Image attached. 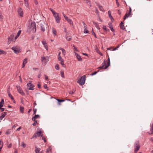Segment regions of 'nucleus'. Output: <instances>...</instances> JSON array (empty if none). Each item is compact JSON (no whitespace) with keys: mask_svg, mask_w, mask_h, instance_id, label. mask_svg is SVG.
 Returning a JSON list of instances; mask_svg holds the SVG:
<instances>
[{"mask_svg":"<svg viewBox=\"0 0 153 153\" xmlns=\"http://www.w3.org/2000/svg\"><path fill=\"white\" fill-rule=\"evenodd\" d=\"M85 76L83 75L81 77L80 79H79L77 81V82L80 85H82L85 84Z\"/></svg>","mask_w":153,"mask_h":153,"instance_id":"nucleus-1","label":"nucleus"},{"mask_svg":"<svg viewBox=\"0 0 153 153\" xmlns=\"http://www.w3.org/2000/svg\"><path fill=\"white\" fill-rule=\"evenodd\" d=\"M30 28L31 30L33 33H34L36 31V23L34 22H31Z\"/></svg>","mask_w":153,"mask_h":153,"instance_id":"nucleus-2","label":"nucleus"},{"mask_svg":"<svg viewBox=\"0 0 153 153\" xmlns=\"http://www.w3.org/2000/svg\"><path fill=\"white\" fill-rule=\"evenodd\" d=\"M140 147V145L139 144L138 142H136L134 144V152L137 153L139 150Z\"/></svg>","mask_w":153,"mask_h":153,"instance_id":"nucleus-3","label":"nucleus"},{"mask_svg":"<svg viewBox=\"0 0 153 153\" xmlns=\"http://www.w3.org/2000/svg\"><path fill=\"white\" fill-rule=\"evenodd\" d=\"M53 15L55 18L56 22L58 23H59L61 18L59 17V13L56 12Z\"/></svg>","mask_w":153,"mask_h":153,"instance_id":"nucleus-4","label":"nucleus"},{"mask_svg":"<svg viewBox=\"0 0 153 153\" xmlns=\"http://www.w3.org/2000/svg\"><path fill=\"white\" fill-rule=\"evenodd\" d=\"M27 86L28 87V90H33L34 89L33 88L34 87V86L33 84H31V82H29L27 84Z\"/></svg>","mask_w":153,"mask_h":153,"instance_id":"nucleus-5","label":"nucleus"},{"mask_svg":"<svg viewBox=\"0 0 153 153\" xmlns=\"http://www.w3.org/2000/svg\"><path fill=\"white\" fill-rule=\"evenodd\" d=\"M16 87L17 89V91L20 94H21L22 95H25V94L23 92L22 88L20 87V86H16Z\"/></svg>","mask_w":153,"mask_h":153,"instance_id":"nucleus-6","label":"nucleus"},{"mask_svg":"<svg viewBox=\"0 0 153 153\" xmlns=\"http://www.w3.org/2000/svg\"><path fill=\"white\" fill-rule=\"evenodd\" d=\"M12 49L14 51V52L16 54H18L21 52V50L16 47H12Z\"/></svg>","mask_w":153,"mask_h":153,"instance_id":"nucleus-7","label":"nucleus"},{"mask_svg":"<svg viewBox=\"0 0 153 153\" xmlns=\"http://www.w3.org/2000/svg\"><path fill=\"white\" fill-rule=\"evenodd\" d=\"M18 12L19 15L21 17H23V10L22 8L19 7L18 9Z\"/></svg>","mask_w":153,"mask_h":153,"instance_id":"nucleus-8","label":"nucleus"},{"mask_svg":"<svg viewBox=\"0 0 153 153\" xmlns=\"http://www.w3.org/2000/svg\"><path fill=\"white\" fill-rule=\"evenodd\" d=\"M129 13L127 14V13H126L123 19L124 20H125L131 14V9L130 7H129Z\"/></svg>","mask_w":153,"mask_h":153,"instance_id":"nucleus-9","label":"nucleus"},{"mask_svg":"<svg viewBox=\"0 0 153 153\" xmlns=\"http://www.w3.org/2000/svg\"><path fill=\"white\" fill-rule=\"evenodd\" d=\"M41 29L42 31L44 32L45 31V28L44 27V26L45 25V23L43 22L42 23H41Z\"/></svg>","mask_w":153,"mask_h":153,"instance_id":"nucleus-10","label":"nucleus"},{"mask_svg":"<svg viewBox=\"0 0 153 153\" xmlns=\"http://www.w3.org/2000/svg\"><path fill=\"white\" fill-rule=\"evenodd\" d=\"M75 55L76 56V57L78 61H82V59L81 56L78 53H75Z\"/></svg>","mask_w":153,"mask_h":153,"instance_id":"nucleus-11","label":"nucleus"},{"mask_svg":"<svg viewBox=\"0 0 153 153\" xmlns=\"http://www.w3.org/2000/svg\"><path fill=\"white\" fill-rule=\"evenodd\" d=\"M106 65V62H105V61L104 60V62L102 63V66L99 67L98 68L100 69H105L104 68Z\"/></svg>","mask_w":153,"mask_h":153,"instance_id":"nucleus-12","label":"nucleus"},{"mask_svg":"<svg viewBox=\"0 0 153 153\" xmlns=\"http://www.w3.org/2000/svg\"><path fill=\"white\" fill-rule=\"evenodd\" d=\"M7 113L6 112H4L1 114V115L0 116V120H1L6 115Z\"/></svg>","mask_w":153,"mask_h":153,"instance_id":"nucleus-13","label":"nucleus"},{"mask_svg":"<svg viewBox=\"0 0 153 153\" xmlns=\"http://www.w3.org/2000/svg\"><path fill=\"white\" fill-rule=\"evenodd\" d=\"M14 36V34L11 35L8 38V40L12 41H15L16 39H15V38L14 39H13Z\"/></svg>","mask_w":153,"mask_h":153,"instance_id":"nucleus-14","label":"nucleus"},{"mask_svg":"<svg viewBox=\"0 0 153 153\" xmlns=\"http://www.w3.org/2000/svg\"><path fill=\"white\" fill-rule=\"evenodd\" d=\"M120 28L123 30H125L126 28L124 26L123 23L122 22L120 24Z\"/></svg>","mask_w":153,"mask_h":153,"instance_id":"nucleus-15","label":"nucleus"},{"mask_svg":"<svg viewBox=\"0 0 153 153\" xmlns=\"http://www.w3.org/2000/svg\"><path fill=\"white\" fill-rule=\"evenodd\" d=\"M42 43L43 45L45 47L46 49L47 50H48V47L47 45V43L46 41L44 39L42 41Z\"/></svg>","mask_w":153,"mask_h":153,"instance_id":"nucleus-16","label":"nucleus"},{"mask_svg":"<svg viewBox=\"0 0 153 153\" xmlns=\"http://www.w3.org/2000/svg\"><path fill=\"white\" fill-rule=\"evenodd\" d=\"M71 25H73V22H72L71 20L68 19V17H66L65 19Z\"/></svg>","mask_w":153,"mask_h":153,"instance_id":"nucleus-17","label":"nucleus"},{"mask_svg":"<svg viewBox=\"0 0 153 153\" xmlns=\"http://www.w3.org/2000/svg\"><path fill=\"white\" fill-rule=\"evenodd\" d=\"M40 118V116L39 115H35L34 117H33L32 118V120L33 121H35L36 119Z\"/></svg>","mask_w":153,"mask_h":153,"instance_id":"nucleus-18","label":"nucleus"},{"mask_svg":"<svg viewBox=\"0 0 153 153\" xmlns=\"http://www.w3.org/2000/svg\"><path fill=\"white\" fill-rule=\"evenodd\" d=\"M108 16H109V17L110 18L111 20V21H112V22H113V21L114 20V19H113V17H112V16L111 15L110 11L109 10L108 11Z\"/></svg>","mask_w":153,"mask_h":153,"instance_id":"nucleus-19","label":"nucleus"},{"mask_svg":"<svg viewBox=\"0 0 153 153\" xmlns=\"http://www.w3.org/2000/svg\"><path fill=\"white\" fill-rule=\"evenodd\" d=\"M4 104V102L3 99H1V101L0 102V108L2 107Z\"/></svg>","mask_w":153,"mask_h":153,"instance_id":"nucleus-20","label":"nucleus"},{"mask_svg":"<svg viewBox=\"0 0 153 153\" xmlns=\"http://www.w3.org/2000/svg\"><path fill=\"white\" fill-rule=\"evenodd\" d=\"M48 61V59H46V58L45 57H43L42 58V63L44 62V63L45 64Z\"/></svg>","mask_w":153,"mask_h":153,"instance_id":"nucleus-21","label":"nucleus"},{"mask_svg":"<svg viewBox=\"0 0 153 153\" xmlns=\"http://www.w3.org/2000/svg\"><path fill=\"white\" fill-rule=\"evenodd\" d=\"M108 62H107L106 65L105 66L104 68L105 69L107 68L110 65V60L109 57L108 59Z\"/></svg>","mask_w":153,"mask_h":153,"instance_id":"nucleus-22","label":"nucleus"},{"mask_svg":"<svg viewBox=\"0 0 153 153\" xmlns=\"http://www.w3.org/2000/svg\"><path fill=\"white\" fill-rule=\"evenodd\" d=\"M108 25L109 27L110 28L111 31H112V32H114V30L112 24L111 23H109Z\"/></svg>","mask_w":153,"mask_h":153,"instance_id":"nucleus-23","label":"nucleus"},{"mask_svg":"<svg viewBox=\"0 0 153 153\" xmlns=\"http://www.w3.org/2000/svg\"><path fill=\"white\" fill-rule=\"evenodd\" d=\"M52 30L53 33L54 34V36H56V29L53 27H52Z\"/></svg>","mask_w":153,"mask_h":153,"instance_id":"nucleus-24","label":"nucleus"},{"mask_svg":"<svg viewBox=\"0 0 153 153\" xmlns=\"http://www.w3.org/2000/svg\"><path fill=\"white\" fill-rule=\"evenodd\" d=\"M21 33V30H19L18 32L16 35L15 37V39H16L19 36Z\"/></svg>","mask_w":153,"mask_h":153,"instance_id":"nucleus-25","label":"nucleus"},{"mask_svg":"<svg viewBox=\"0 0 153 153\" xmlns=\"http://www.w3.org/2000/svg\"><path fill=\"white\" fill-rule=\"evenodd\" d=\"M59 49L61 50L62 51V53L64 56H65L66 53V51L63 48H59Z\"/></svg>","mask_w":153,"mask_h":153,"instance_id":"nucleus-26","label":"nucleus"},{"mask_svg":"<svg viewBox=\"0 0 153 153\" xmlns=\"http://www.w3.org/2000/svg\"><path fill=\"white\" fill-rule=\"evenodd\" d=\"M87 26H86V27H84V32L85 33H89V31L87 29Z\"/></svg>","mask_w":153,"mask_h":153,"instance_id":"nucleus-27","label":"nucleus"},{"mask_svg":"<svg viewBox=\"0 0 153 153\" xmlns=\"http://www.w3.org/2000/svg\"><path fill=\"white\" fill-rule=\"evenodd\" d=\"M42 132L40 131L37 132L36 133V136H37V137H39L40 136H42Z\"/></svg>","mask_w":153,"mask_h":153,"instance_id":"nucleus-28","label":"nucleus"},{"mask_svg":"<svg viewBox=\"0 0 153 153\" xmlns=\"http://www.w3.org/2000/svg\"><path fill=\"white\" fill-rule=\"evenodd\" d=\"M36 149L35 150V152L36 153H39V152L40 150V148H37L36 147H35Z\"/></svg>","mask_w":153,"mask_h":153,"instance_id":"nucleus-29","label":"nucleus"},{"mask_svg":"<svg viewBox=\"0 0 153 153\" xmlns=\"http://www.w3.org/2000/svg\"><path fill=\"white\" fill-rule=\"evenodd\" d=\"M99 8L100 9V10L102 12L104 11V9H103V7L102 6H100V5H98Z\"/></svg>","mask_w":153,"mask_h":153,"instance_id":"nucleus-30","label":"nucleus"},{"mask_svg":"<svg viewBox=\"0 0 153 153\" xmlns=\"http://www.w3.org/2000/svg\"><path fill=\"white\" fill-rule=\"evenodd\" d=\"M51 147L49 146L47 149L46 151V153H48L49 151H51Z\"/></svg>","mask_w":153,"mask_h":153,"instance_id":"nucleus-31","label":"nucleus"},{"mask_svg":"<svg viewBox=\"0 0 153 153\" xmlns=\"http://www.w3.org/2000/svg\"><path fill=\"white\" fill-rule=\"evenodd\" d=\"M56 100L59 102L58 104L60 105V103L59 102H63L65 101V100H59V99H56Z\"/></svg>","mask_w":153,"mask_h":153,"instance_id":"nucleus-32","label":"nucleus"},{"mask_svg":"<svg viewBox=\"0 0 153 153\" xmlns=\"http://www.w3.org/2000/svg\"><path fill=\"white\" fill-rule=\"evenodd\" d=\"M60 64L62 65V67L64 68H66V65H65L64 64V61H62L60 62Z\"/></svg>","mask_w":153,"mask_h":153,"instance_id":"nucleus-33","label":"nucleus"},{"mask_svg":"<svg viewBox=\"0 0 153 153\" xmlns=\"http://www.w3.org/2000/svg\"><path fill=\"white\" fill-rule=\"evenodd\" d=\"M20 111L21 113H24V108L23 107L20 106Z\"/></svg>","mask_w":153,"mask_h":153,"instance_id":"nucleus-34","label":"nucleus"},{"mask_svg":"<svg viewBox=\"0 0 153 153\" xmlns=\"http://www.w3.org/2000/svg\"><path fill=\"white\" fill-rule=\"evenodd\" d=\"M3 146V142L2 140H0V148H2Z\"/></svg>","mask_w":153,"mask_h":153,"instance_id":"nucleus-35","label":"nucleus"},{"mask_svg":"<svg viewBox=\"0 0 153 153\" xmlns=\"http://www.w3.org/2000/svg\"><path fill=\"white\" fill-rule=\"evenodd\" d=\"M150 131H152L151 133H150L149 134H152L153 133V123L152 124V126L151 127Z\"/></svg>","mask_w":153,"mask_h":153,"instance_id":"nucleus-36","label":"nucleus"},{"mask_svg":"<svg viewBox=\"0 0 153 153\" xmlns=\"http://www.w3.org/2000/svg\"><path fill=\"white\" fill-rule=\"evenodd\" d=\"M2 54H6V52L4 51L0 50V55Z\"/></svg>","mask_w":153,"mask_h":153,"instance_id":"nucleus-37","label":"nucleus"},{"mask_svg":"<svg viewBox=\"0 0 153 153\" xmlns=\"http://www.w3.org/2000/svg\"><path fill=\"white\" fill-rule=\"evenodd\" d=\"M86 1V3L88 4V5H90V7H91V6L90 5V1L89 0H85Z\"/></svg>","mask_w":153,"mask_h":153,"instance_id":"nucleus-38","label":"nucleus"},{"mask_svg":"<svg viewBox=\"0 0 153 153\" xmlns=\"http://www.w3.org/2000/svg\"><path fill=\"white\" fill-rule=\"evenodd\" d=\"M94 24L95 25V26L96 27H97V28L98 29H100L99 26L98 25V24H97V23H95Z\"/></svg>","mask_w":153,"mask_h":153,"instance_id":"nucleus-39","label":"nucleus"},{"mask_svg":"<svg viewBox=\"0 0 153 153\" xmlns=\"http://www.w3.org/2000/svg\"><path fill=\"white\" fill-rule=\"evenodd\" d=\"M91 33H92V34L94 35V37L96 38H97V37L96 36L95 33L94 32V31H93V28L92 29V31H91Z\"/></svg>","mask_w":153,"mask_h":153,"instance_id":"nucleus-40","label":"nucleus"},{"mask_svg":"<svg viewBox=\"0 0 153 153\" xmlns=\"http://www.w3.org/2000/svg\"><path fill=\"white\" fill-rule=\"evenodd\" d=\"M27 59L25 58L23 62V64L25 65L27 62Z\"/></svg>","mask_w":153,"mask_h":153,"instance_id":"nucleus-41","label":"nucleus"},{"mask_svg":"<svg viewBox=\"0 0 153 153\" xmlns=\"http://www.w3.org/2000/svg\"><path fill=\"white\" fill-rule=\"evenodd\" d=\"M58 60L61 62L62 61H64L63 59L62 58L61 56H59L58 57Z\"/></svg>","mask_w":153,"mask_h":153,"instance_id":"nucleus-42","label":"nucleus"},{"mask_svg":"<svg viewBox=\"0 0 153 153\" xmlns=\"http://www.w3.org/2000/svg\"><path fill=\"white\" fill-rule=\"evenodd\" d=\"M22 146L24 148H25L26 147V145L23 142L22 143Z\"/></svg>","mask_w":153,"mask_h":153,"instance_id":"nucleus-43","label":"nucleus"},{"mask_svg":"<svg viewBox=\"0 0 153 153\" xmlns=\"http://www.w3.org/2000/svg\"><path fill=\"white\" fill-rule=\"evenodd\" d=\"M66 39L68 41H70L71 39V37H69H69L66 36Z\"/></svg>","mask_w":153,"mask_h":153,"instance_id":"nucleus-44","label":"nucleus"},{"mask_svg":"<svg viewBox=\"0 0 153 153\" xmlns=\"http://www.w3.org/2000/svg\"><path fill=\"white\" fill-rule=\"evenodd\" d=\"M55 68L57 70H59V65L58 64H56L55 67Z\"/></svg>","mask_w":153,"mask_h":153,"instance_id":"nucleus-45","label":"nucleus"},{"mask_svg":"<svg viewBox=\"0 0 153 153\" xmlns=\"http://www.w3.org/2000/svg\"><path fill=\"white\" fill-rule=\"evenodd\" d=\"M34 121V123H33V125L35 126L37 123V121L36 120H35V121Z\"/></svg>","mask_w":153,"mask_h":153,"instance_id":"nucleus-46","label":"nucleus"},{"mask_svg":"<svg viewBox=\"0 0 153 153\" xmlns=\"http://www.w3.org/2000/svg\"><path fill=\"white\" fill-rule=\"evenodd\" d=\"M42 139L44 140L45 143H46V137H43L42 138Z\"/></svg>","mask_w":153,"mask_h":153,"instance_id":"nucleus-47","label":"nucleus"},{"mask_svg":"<svg viewBox=\"0 0 153 153\" xmlns=\"http://www.w3.org/2000/svg\"><path fill=\"white\" fill-rule=\"evenodd\" d=\"M49 9L52 12V13L53 14L56 13V12L54 10H53L51 8H50Z\"/></svg>","mask_w":153,"mask_h":153,"instance_id":"nucleus-48","label":"nucleus"},{"mask_svg":"<svg viewBox=\"0 0 153 153\" xmlns=\"http://www.w3.org/2000/svg\"><path fill=\"white\" fill-rule=\"evenodd\" d=\"M33 114H35L36 113L37 111V109L36 108H33Z\"/></svg>","mask_w":153,"mask_h":153,"instance_id":"nucleus-49","label":"nucleus"},{"mask_svg":"<svg viewBox=\"0 0 153 153\" xmlns=\"http://www.w3.org/2000/svg\"><path fill=\"white\" fill-rule=\"evenodd\" d=\"M9 96L10 97V98L11 99V100H14V99L13 97L12 96L11 94H10L9 95Z\"/></svg>","mask_w":153,"mask_h":153,"instance_id":"nucleus-50","label":"nucleus"},{"mask_svg":"<svg viewBox=\"0 0 153 153\" xmlns=\"http://www.w3.org/2000/svg\"><path fill=\"white\" fill-rule=\"evenodd\" d=\"M95 50L97 52H98L99 51V50L97 46H96L95 48Z\"/></svg>","mask_w":153,"mask_h":153,"instance_id":"nucleus-51","label":"nucleus"},{"mask_svg":"<svg viewBox=\"0 0 153 153\" xmlns=\"http://www.w3.org/2000/svg\"><path fill=\"white\" fill-rule=\"evenodd\" d=\"M61 76L63 78H64V72H61Z\"/></svg>","mask_w":153,"mask_h":153,"instance_id":"nucleus-52","label":"nucleus"},{"mask_svg":"<svg viewBox=\"0 0 153 153\" xmlns=\"http://www.w3.org/2000/svg\"><path fill=\"white\" fill-rule=\"evenodd\" d=\"M10 131L9 130H7L6 132V134H10Z\"/></svg>","mask_w":153,"mask_h":153,"instance_id":"nucleus-53","label":"nucleus"},{"mask_svg":"<svg viewBox=\"0 0 153 153\" xmlns=\"http://www.w3.org/2000/svg\"><path fill=\"white\" fill-rule=\"evenodd\" d=\"M0 110L1 112H2L4 111L5 108L2 107L0 108Z\"/></svg>","mask_w":153,"mask_h":153,"instance_id":"nucleus-54","label":"nucleus"},{"mask_svg":"<svg viewBox=\"0 0 153 153\" xmlns=\"http://www.w3.org/2000/svg\"><path fill=\"white\" fill-rule=\"evenodd\" d=\"M74 92H75V91L74 90L72 91H70L69 92V94H73L74 93Z\"/></svg>","mask_w":153,"mask_h":153,"instance_id":"nucleus-55","label":"nucleus"},{"mask_svg":"<svg viewBox=\"0 0 153 153\" xmlns=\"http://www.w3.org/2000/svg\"><path fill=\"white\" fill-rule=\"evenodd\" d=\"M37 137V136H36V133H35L34 134L33 136L31 138V139H32L34 137H35V138H36Z\"/></svg>","mask_w":153,"mask_h":153,"instance_id":"nucleus-56","label":"nucleus"},{"mask_svg":"<svg viewBox=\"0 0 153 153\" xmlns=\"http://www.w3.org/2000/svg\"><path fill=\"white\" fill-rule=\"evenodd\" d=\"M43 87L45 89L48 88L47 85L46 84H44L43 85Z\"/></svg>","mask_w":153,"mask_h":153,"instance_id":"nucleus-57","label":"nucleus"},{"mask_svg":"<svg viewBox=\"0 0 153 153\" xmlns=\"http://www.w3.org/2000/svg\"><path fill=\"white\" fill-rule=\"evenodd\" d=\"M116 3L117 4V7H119V6L120 4L118 2V0H116Z\"/></svg>","mask_w":153,"mask_h":153,"instance_id":"nucleus-58","label":"nucleus"},{"mask_svg":"<svg viewBox=\"0 0 153 153\" xmlns=\"http://www.w3.org/2000/svg\"><path fill=\"white\" fill-rule=\"evenodd\" d=\"M37 85H38V88H41V85L39 82L37 84Z\"/></svg>","mask_w":153,"mask_h":153,"instance_id":"nucleus-59","label":"nucleus"},{"mask_svg":"<svg viewBox=\"0 0 153 153\" xmlns=\"http://www.w3.org/2000/svg\"><path fill=\"white\" fill-rule=\"evenodd\" d=\"M73 47H74V50H75L77 51H78V50L77 49V48H76L74 45H73Z\"/></svg>","mask_w":153,"mask_h":153,"instance_id":"nucleus-60","label":"nucleus"},{"mask_svg":"<svg viewBox=\"0 0 153 153\" xmlns=\"http://www.w3.org/2000/svg\"><path fill=\"white\" fill-rule=\"evenodd\" d=\"M97 73V72L95 71L94 73L91 74V76H93V75L96 74Z\"/></svg>","mask_w":153,"mask_h":153,"instance_id":"nucleus-61","label":"nucleus"},{"mask_svg":"<svg viewBox=\"0 0 153 153\" xmlns=\"http://www.w3.org/2000/svg\"><path fill=\"white\" fill-rule=\"evenodd\" d=\"M103 28L104 30H105L106 31L107 30L106 27L105 26H103Z\"/></svg>","mask_w":153,"mask_h":153,"instance_id":"nucleus-62","label":"nucleus"},{"mask_svg":"<svg viewBox=\"0 0 153 153\" xmlns=\"http://www.w3.org/2000/svg\"><path fill=\"white\" fill-rule=\"evenodd\" d=\"M45 79L46 80L48 81V76H47L46 75H45Z\"/></svg>","mask_w":153,"mask_h":153,"instance_id":"nucleus-63","label":"nucleus"},{"mask_svg":"<svg viewBox=\"0 0 153 153\" xmlns=\"http://www.w3.org/2000/svg\"><path fill=\"white\" fill-rule=\"evenodd\" d=\"M82 23L83 24V25L84 26V27H86V26H87L86 25V24L84 22H82Z\"/></svg>","mask_w":153,"mask_h":153,"instance_id":"nucleus-64","label":"nucleus"}]
</instances>
